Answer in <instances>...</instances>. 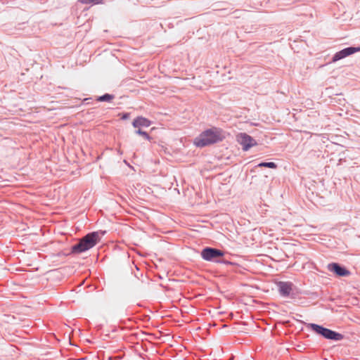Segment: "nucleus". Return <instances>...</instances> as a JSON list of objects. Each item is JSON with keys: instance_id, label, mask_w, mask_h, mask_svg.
<instances>
[{"instance_id": "1", "label": "nucleus", "mask_w": 360, "mask_h": 360, "mask_svg": "<svg viewBox=\"0 0 360 360\" xmlns=\"http://www.w3.org/2000/svg\"><path fill=\"white\" fill-rule=\"evenodd\" d=\"M224 138L222 130L214 127L202 132L194 139L193 143L197 147H204L220 141Z\"/></svg>"}, {"instance_id": "2", "label": "nucleus", "mask_w": 360, "mask_h": 360, "mask_svg": "<svg viewBox=\"0 0 360 360\" xmlns=\"http://www.w3.org/2000/svg\"><path fill=\"white\" fill-rule=\"evenodd\" d=\"M100 240L101 238L98 232L90 233L80 239L77 244L72 247V252L79 254L87 251L94 247Z\"/></svg>"}, {"instance_id": "3", "label": "nucleus", "mask_w": 360, "mask_h": 360, "mask_svg": "<svg viewBox=\"0 0 360 360\" xmlns=\"http://www.w3.org/2000/svg\"><path fill=\"white\" fill-rule=\"evenodd\" d=\"M307 327L308 328H311L316 333L321 335L323 338L328 340H340L343 338V335L342 334L331 330L330 329L323 328V326L316 323H308L307 325Z\"/></svg>"}, {"instance_id": "4", "label": "nucleus", "mask_w": 360, "mask_h": 360, "mask_svg": "<svg viewBox=\"0 0 360 360\" xmlns=\"http://www.w3.org/2000/svg\"><path fill=\"white\" fill-rule=\"evenodd\" d=\"M201 257L206 261L218 262L217 258L224 256V252L219 250L206 248L200 253Z\"/></svg>"}, {"instance_id": "5", "label": "nucleus", "mask_w": 360, "mask_h": 360, "mask_svg": "<svg viewBox=\"0 0 360 360\" xmlns=\"http://www.w3.org/2000/svg\"><path fill=\"white\" fill-rule=\"evenodd\" d=\"M237 141L243 146L244 150L256 146V141L245 133H240L236 136Z\"/></svg>"}, {"instance_id": "6", "label": "nucleus", "mask_w": 360, "mask_h": 360, "mask_svg": "<svg viewBox=\"0 0 360 360\" xmlns=\"http://www.w3.org/2000/svg\"><path fill=\"white\" fill-rule=\"evenodd\" d=\"M360 51V46L359 47H347L337 53H335L332 58V62L335 63L349 56H351L356 52Z\"/></svg>"}, {"instance_id": "7", "label": "nucleus", "mask_w": 360, "mask_h": 360, "mask_svg": "<svg viewBox=\"0 0 360 360\" xmlns=\"http://www.w3.org/2000/svg\"><path fill=\"white\" fill-rule=\"evenodd\" d=\"M328 269L329 271L334 272L339 276H346L350 274L345 267L340 266L337 263L329 264L328 265Z\"/></svg>"}, {"instance_id": "8", "label": "nucleus", "mask_w": 360, "mask_h": 360, "mask_svg": "<svg viewBox=\"0 0 360 360\" xmlns=\"http://www.w3.org/2000/svg\"><path fill=\"white\" fill-rule=\"evenodd\" d=\"M151 124L152 122L150 120L142 116L136 117L132 122L133 127L138 129H141V127H148Z\"/></svg>"}, {"instance_id": "9", "label": "nucleus", "mask_w": 360, "mask_h": 360, "mask_svg": "<svg viewBox=\"0 0 360 360\" xmlns=\"http://www.w3.org/2000/svg\"><path fill=\"white\" fill-rule=\"evenodd\" d=\"M278 286L282 295L288 296L292 291V284L288 282H279Z\"/></svg>"}, {"instance_id": "10", "label": "nucleus", "mask_w": 360, "mask_h": 360, "mask_svg": "<svg viewBox=\"0 0 360 360\" xmlns=\"http://www.w3.org/2000/svg\"><path fill=\"white\" fill-rule=\"evenodd\" d=\"M113 98H114L113 95L105 94L101 96H99L97 98V101H101V102H104V101L110 102V101H112L113 99Z\"/></svg>"}, {"instance_id": "11", "label": "nucleus", "mask_w": 360, "mask_h": 360, "mask_svg": "<svg viewBox=\"0 0 360 360\" xmlns=\"http://www.w3.org/2000/svg\"><path fill=\"white\" fill-rule=\"evenodd\" d=\"M82 4H100L103 2L104 0H78Z\"/></svg>"}, {"instance_id": "12", "label": "nucleus", "mask_w": 360, "mask_h": 360, "mask_svg": "<svg viewBox=\"0 0 360 360\" xmlns=\"http://www.w3.org/2000/svg\"><path fill=\"white\" fill-rule=\"evenodd\" d=\"M258 167L276 169L277 167V165H276V164H275L273 162H261L258 165Z\"/></svg>"}, {"instance_id": "13", "label": "nucleus", "mask_w": 360, "mask_h": 360, "mask_svg": "<svg viewBox=\"0 0 360 360\" xmlns=\"http://www.w3.org/2000/svg\"><path fill=\"white\" fill-rule=\"evenodd\" d=\"M137 134L143 136L146 139L150 141V136L146 132L142 131L141 129H138V130L136 131Z\"/></svg>"}]
</instances>
